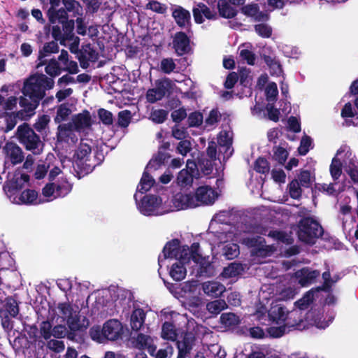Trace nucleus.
<instances>
[{
	"label": "nucleus",
	"mask_w": 358,
	"mask_h": 358,
	"mask_svg": "<svg viewBox=\"0 0 358 358\" xmlns=\"http://www.w3.org/2000/svg\"><path fill=\"white\" fill-rule=\"evenodd\" d=\"M54 85L53 79L43 73L33 76L24 82L22 94L25 96L41 101L45 95V90L53 88Z\"/></svg>",
	"instance_id": "nucleus-2"
},
{
	"label": "nucleus",
	"mask_w": 358,
	"mask_h": 358,
	"mask_svg": "<svg viewBox=\"0 0 358 358\" xmlns=\"http://www.w3.org/2000/svg\"><path fill=\"white\" fill-rule=\"evenodd\" d=\"M217 197L216 192L210 187L204 185L196 188L195 194L178 193L175 196V205L181 209L195 208L202 205L214 203Z\"/></svg>",
	"instance_id": "nucleus-1"
},
{
	"label": "nucleus",
	"mask_w": 358,
	"mask_h": 358,
	"mask_svg": "<svg viewBox=\"0 0 358 358\" xmlns=\"http://www.w3.org/2000/svg\"><path fill=\"white\" fill-rule=\"evenodd\" d=\"M303 312L301 310H293L288 311L285 324L288 328H294L296 329H303L306 327V321L304 320Z\"/></svg>",
	"instance_id": "nucleus-16"
},
{
	"label": "nucleus",
	"mask_w": 358,
	"mask_h": 358,
	"mask_svg": "<svg viewBox=\"0 0 358 358\" xmlns=\"http://www.w3.org/2000/svg\"><path fill=\"white\" fill-rule=\"evenodd\" d=\"M62 3L64 6L63 8L68 12L72 13V16L76 17V15H83V8L80 3L76 0H63Z\"/></svg>",
	"instance_id": "nucleus-33"
},
{
	"label": "nucleus",
	"mask_w": 358,
	"mask_h": 358,
	"mask_svg": "<svg viewBox=\"0 0 358 358\" xmlns=\"http://www.w3.org/2000/svg\"><path fill=\"white\" fill-rule=\"evenodd\" d=\"M216 275L213 264L205 259H202L197 270L196 275L199 277H213Z\"/></svg>",
	"instance_id": "nucleus-30"
},
{
	"label": "nucleus",
	"mask_w": 358,
	"mask_h": 358,
	"mask_svg": "<svg viewBox=\"0 0 358 358\" xmlns=\"http://www.w3.org/2000/svg\"><path fill=\"white\" fill-rule=\"evenodd\" d=\"M215 160H213L211 159H208L206 156L202 153L197 157V162L196 163L197 164V169H199V167L200 168L201 172L206 175L208 176L212 173L213 170V162Z\"/></svg>",
	"instance_id": "nucleus-32"
},
{
	"label": "nucleus",
	"mask_w": 358,
	"mask_h": 358,
	"mask_svg": "<svg viewBox=\"0 0 358 358\" xmlns=\"http://www.w3.org/2000/svg\"><path fill=\"white\" fill-rule=\"evenodd\" d=\"M22 188V184H21L18 179L11 180L5 189L6 194H8L10 199L15 198V196L19 195L21 192L20 190Z\"/></svg>",
	"instance_id": "nucleus-38"
},
{
	"label": "nucleus",
	"mask_w": 358,
	"mask_h": 358,
	"mask_svg": "<svg viewBox=\"0 0 358 358\" xmlns=\"http://www.w3.org/2000/svg\"><path fill=\"white\" fill-rule=\"evenodd\" d=\"M254 29L255 32L262 38H268L272 35V27L266 23L257 24L254 26Z\"/></svg>",
	"instance_id": "nucleus-49"
},
{
	"label": "nucleus",
	"mask_w": 358,
	"mask_h": 358,
	"mask_svg": "<svg viewBox=\"0 0 358 358\" xmlns=\"http://www.w3.org/2000/svg\"><path fill=\"white\" fill-rule=\"evenodd\" d=\"M187 262L180 259L172 264L169 270V275L173 280L181 281L185 278L187 270L185 264Z\"/></svg>",
	"instance_id": "nucleus-24"
},
{
	"label": "nucleus",
	"mask_w": 358,
	"mask_h": 358,
	"mask_svg": "<svg viewBox=\"0 0 358 358\" xmlns=\"http://www.w3.org/2000/svg\"><path fill=\"white\" fill-rule=\"evenodd\" d=\"M92 148L87 143H80L74 155L75 164L79 174L91 173L96 164L91 159Z\"/></svg>",
	"instance_id": "nucleus-5"
},
{
	"label": "nucleus",
	"mask_w": 358,
	"mask_h": 358,
	"mask_svg": "<svg viewBox=\"0 0 358 358\" xmlns=\"http://www.w3.org/2000/svg\"><path fill=\"white\" fill-rule=\"evenodd\" d=\"M259 6L258 3H248L244 5L241 8V12L247 17H253L256 15L259 11Z\"/></svg>",
	"instance_id": "nucleus-59"
},
{
	"label": "nucleus",
	"mask_w": 358,
	"mask_h": 358,
	"mask_svg": "<svg viewBox=\"0 0 358 358\" xmlns=\"http://www.w3.org/2000/svg\"><path fill=\"white\" fill-rule=\"evenodd\" d=\"M59 52V46L57 41H51L44 44L43 49L39 50L38 59H42L50 53Z\"/></svg>",
	"instance_id": "nucleus-44"
},
{
	"label": "nucleus",
	"mask_w": 358,
	"mask_h": 358,
	"mask_svg": "<svg viewBox=\"0 0 358 358\" xmlns=\"http://www.w3.org/2000/svg\"><path fill=\"white\" fill-rule=\"evenodd\" d=\"M225 302L222 300H215L209 302L206 305L207 310L213 314H218L224 309Z\"/></svg>",
	"instance_id": "nucleus-61"
},
{
	"label": "nucleus",
	"mask_w": 358,
	"mask_h": 358,
	"mask_svg": "<svg viewBox=\"0 0 358 358\" xmlns=\"http://www.w3.org/2000/svg\"><path fill=\"white\" fill-rule=\"evenodd\" d=\"M162 198L154 194H147L143 197L139 205V210L144 215L154 214L156 209L162 204Z\"/></svg>",
	"instance_id": "nucleus-11"
},
{
	"label": "nucleus",
	"mask_w": 358,
	"mask_h": 358,
	"mask_svg": "<svg viewBox=\"0 0 358 358\" xmlns=\"http://www.w3.org/2000/svg\"><path fill=\"white\" fill-rule=\"evenodd\" d=\"M172 17L180 28L191 27V15L189 10L181 6H177L172 12Z\"/></svg>",
	"instance_id": "nucleus-17"
},
{
	"label": "nucleus",
	"mask_w": 358,
	"mask_h": 358,
	"mask_svg": "<svg viewBox=\"0 0 358 358\" xmlns=\"http://www.w3.org/2000/svg\"><path fill=\"white\" fill-rule=\"evenodd\" d=\"M3 303V307L0 310V314L8 315L12 317H16L20 311L17 301L12 296H8L5 299Z\"/></svg>",
	"instance_id": "nucleus-25"
},
{
	"label": "nucleus",
	"mask_w": 358,
	"mask_h": 358,
	"mask_svg": "<svg viewBox=\"0 0 358 358\" xmlns=\"http://www.w3.org/2000/svg\"><path fill=\"white\" fill-rule=\"evenodd\" d=\"M173 48L179 56L189 53L191 50L190 39L186 33L178 31L173 38Z\"/></svg>",
	"instance_id": "nucleus-13"
},
{
	"label": "nucleus",
	"mask_w": 358,
	"mask_h": 358,
	"mask_svg": "<svg viewBox=\"0 0 358 358\" xmlns=\"http://www.w3.org/2000/svg\"><path fill=\"white\" fill-rule=\"evenodd\" d=\"M217 6L219 15L223 18L231 19L237 15V10L227 0H219Z\"/></svg>",
	"instance_id": "nucleus-28"
},
{
	"label": "nucleus",
	"mask_w": 358,
	"mask_h": 358,
	"mask_svg": "<svg viewBox=\"0 0 358 358\" xmlns=\"http://www.w3.org/2000/svg\"><path fill=\"white\" fill-rule=\"evenodd\" d=\"M45 71L51 77H55L61 73L62 69L58 62L51 59L45 66Z\"/></svg>",
	"instance_id": "nucleus-60"
},
{
	"label": "nucleus",
	"mask_w": 358,
	"mask_h": 358,
	"mask_svg": "<svg viewBox=\"0 0 358 358\" xmlns=\"http://www.w3.org/2000/svg\"><path fill=\"white\" fill-rule=\"evenodd\" d=\"M171 158V155L162 150H158L157 153L152 157L146 166V169H159L162 165Z\"/></svg>",
	"instance_id": "nucleus-27"
},
{
	"label": "nucleus",
	"mask_w": 358,
	"mask_h": 358,
	"mask_svg": "<svg viewBox=\"0 0 358 358\" xmlns=\"http://www.w3.org/2000/svg\"><path fill=\"white\" fill-rule=\"evenodd\" d=\"M61 2L63 0H50V8L48 10L47 15L52 24L56 23L58 18L66 19V10L63 8L57 9Z\"/></svg>",
	"instance_id": "nucleus-21"
},
{
	"label": "nucleus",
	"mask_w": 358,
	"mask_h": 358,
	"mask_svg": "<svg viewBox=\"0 0 358 358\" xmlns=\"http://www.w3.org/2000/svg\"><path fill=\"white\" fill-rule=\"evenodd\" d=\"M242 243L248 248H255V253L259 255H265V249L263 248V243H265V239L259 236L252 237H245L243 238Z\"/></svg>",
	"instance_id": "nucleus-26"
},
{
	"label": "nucleus",
	"mask_w": 358,
	"mask_h": 358,
	"mask_svg": "<svg viewBox=\"0 0 358 358\" xmlns=\"http://www.w3.org/2000/svg\"><path fill=\"white\" fill-rule=\"evenodd\" d=\"M266 110L267 111L268 118L270 120L275 122L279 121L280 113L278 108H275L274 103H268L266 106Z\"/></svg>",
	"instance_id": "nucleus-64"
},
{
	"label": "nucleus",
	"mask_w": 358,
	"mask_h": 358,
	"mask_svg": "<svg viewBox=\"0 0 358 358\" xmlns=\"http://www.w3.org/2000/svg\"><path fill=\"white\" fill-rule=\"evenodd\" d=\"M189 127H198L203 122V115L199 111L191 113L187 118Z\"/></svg>",
	"instance_id": "nucleus-57"
},
{
	"label": "nucleus",
	"mask_w": 358,
	"mask_h": 358,
	"mask_svg": "<svg viewBox=\"0 0 358 358\" xmlns=\"http://www.w3.org/2000/svg\"><path fill=\"white\" fill-rule=\"evenodd\" d=\"M221 117L222 115L218 108H213L210 111L208 116L206 118V124L213 126L220 121Z\"/></svg>",
	"instance_id": "nucleus-63"
},
{
	"label": "nucleus",
	"mask_w": 358,
	"mask_h": 358,
	"mask_svg": "<svg viewBox=\"0 0 358 358\" xmlns=\"http://www.w3.org/2000/svg\"><path fill=\"white\" fill-rule=\"evenodd\" d=\"M273 155L272 156V159L278 162L279 164L284 165L289 156V152L285 148L278 145L273 147Z\"/></svg>",
	"instance_id": "nucleus-37"
},
{
	"label": "nucleus",
	"mask_w": 358,
	"mask_h": 358,
	"mask_svg": "<svg viewBox=\"0 0 358 358\" xmlns=\"http://www.w3.org/2000/svg\"><path fill=\"white\" fill-rule=\"evenodd\" d=\"M268 236L287 245H291L294 242V239L291 236H289L285 231H282L271 230Z\"/></svg>",
	"instance_id": "nucleus-41"
},
{
	"label": "nucleus",
	"mask_w": 358,
	"mask_h": 358,
	"mask_svg": "<svg viewBox=\"0 0 358 358\" xmlns=\"http://www.w3.org/2000/svg\"><path fill=\"white\" fill-rule=\"evenodd\" d=\"M162 337L166 340H171L173 342L176 341L177 334L175 329V326L169 322H165L162 327Z\"/></svg>",
	"instance_id": "nucleus-36"
},
{
	"label": "nucleus",
	"mask_w": 358,
	"mask_h": 358,
	"mask_svg": "<svg viewBox=\"0 0 358 358\" xmlns=\"http://www.w3.org/2000/svg\"><path fill=\"white\" fill-rule=\"evenodd\" d=\"M297 179L292 180L288 185L287 188L291 198L299 199L301 197L302 189Z\"/></svg>",
	"instance_id": "nucleus-43"
},
{
	"label": "nucleus",
	"mask_w": 358,
	"mask_h": 358,
	"mask_svg": "<svg viewBox=\"0 0 358 358\" xmlns=\"http://www.w3.org/2000/svg\"><path fill=\"white\" fill-rule=\"evenodd\" d=\"M50 121V117L49 115L45 114L38 115L35 123L33 124V129L42 134L43 131H45V129L48 127Z\"/></svg>",
	"instance_id": "nucleus-42"
},
{
	"label": "nucleus",
	"mask_w": 358,
	"mask_h": 358,
	"mask_svg": "<svg viewBox=\"0 0 358 358\" xmlns=\"http://www.w3.org/2000/svg\"><path fill=\"white\" fill-rule=\"evenodd\" d=\"M299 239L306 244L313 245L322 236L324 229L321 224L311 217H304L298 223Z\"/></svg>",
	"instance_id": "nucleus-4"
},
{
	"label": "nucleus",
	"mask_w": 358,
	"mask_h": 358,
	"mask_svg": "<svg viewBox=\"0 0 358 358\" xmlns=\"http://www.w3.org/2000/svg\"><path fill=\"white\" fill-rule=\"evenodd\" d=\"M288 310L281 304L272 306L268 310V315L273 322L277 324H285Z\"/></svg>",
	"instance_id": "nucleus-22"
},
{
	"label": "nucleus",
	"mask_w": 358,
	"mask_h": 358,
	"mask_svg": "<svg viewBox=\"0 0 358 358\" xmlns=\"http://www.w3.org/2000/svg\"><path fill=\"white\" fill-rule=\"evenodd\" d=\"M7 156L13 164H17L24 160L22 150L15 143H7L4 147Z\"/></svg>",
	"instance_id": "nucleus-20"
},
{
	"label": "nucleus",
	"mask_w": 358,
	"mask_h": 358,
	"mask_svg": "<svg viewBox=\"0 0 358 358\" xmlns=\"http://www.w3.org/2000/svg\"><path fill=\"white\" fill-rule=\"evenodd\" d=\"M80 55L85 56V58L90 59V62H96L99 59L98 52L94 49L90 43L82 45L79 55Z\"/></svg>",
	"instance_id": "nucleus-39"
},
{
	"label": "nucleus",
	"mask_w": 358,
	"mask_h": 358,
	"mask_svg": "<svg viewBox=\"0 0 358 358\" xmlns=\"http://www.w3.org/2000/svg\"><path fill=\"white\" fill-rule=\"evenodd\" d=\"M131 120V113L129 110H124L118 113V125L122 128L129 126Z\"/></svg>",
	"instance_id": "nucleus-58"
},
{
	"label": "nucleus",
	"mask_w": 358,
	"mask_h": 358,
	"mask_svg": "<svg viewBox=\"0 0 358 358\" xmlns=\"http://www.w3.org/2000/svg\"><path fill=\"white\" fill-rule=\"evenodd\" d=\"M176 68V64L173 58H163L160 62V71L166 74H170Z\"/></svg>",
	"instance_id": "nucleus-53"
},
{
	"label": "nucleus",
	"mask_w": 358,
	"mask_h": 358,
	"mask_svg": "<svg viewBox=\"0 0 358 358\" xmlns=\"http://www.w3.org/2000/svg\"><path fill=\"white\" fill-rule=\"evenodd\" d=\"M98 117L103 124L106 126L112 125L113 123V113L104 108H99L97 110Z\"/></svg>",
	"instance_id": "nucleus-54"
},
{
	"label": "nucleus",
	"mask_w": 358,
	"mask_h": 358,
	"mask_svg": "<svg viewBox=\"0 0 358 358\" xmlns=\"http://www.w3.org/2000/svg\"><path fill=\"white\" fill-rule=\"evenodd\" d=\"M255 170L259 173L266 174L269 172L270 165L264 157H259L255 162Z\"/></svg>",
	"instance_id": "nucleus-55"
},
{
	"label": "nucleus",
	"mask_w": 358,
	"mask_h": 358,
	"mask_svg": "<svg viewBox=\"0 0 358 358\" xmlns=\"http://www.w3.org/2000/svg\"><path fill=\"white\" fill-rule=\"evenodd\" d=\"M147 169H148L145 168L139 183V186L141 187L139 192L141 193H145L149 191L155 183V180L148 173Z\"/></svg>",
	"instance_id": "nucleus-34"
},
{
	"label": "nucleus",
	"mask_w": 358,
	"mask_h": 358,
	"mask_svg": "<svg viewBox=\"0 0 358 358\" xmlns=\"http://www.w3.org/2000/svg\"><path fill=\"white\" fill-rule=\"evenodd\" d=\"M72 121L74 125V129L77 131L85 128H89L92 125V117L90 112L85 110L83 113L76 115Z\"/></svg>",
	"instance_id": "nucleus-23"
},
{
	"label": "nucleus",
	"mask_w": 358,
	"mask_h": 358,
	"mask_svg": "<svg viewBox=\"0 0 358 358\" xmlns=\"http://www.w3.org/2000/svg\"><path fill=\"white\" fill-rule=\"evenodd\" d=\"M203 292L211 298H217L225 292L226 287L220 282L208 281L202 284Z\"/></svg>",
	"instance_id": "nucleus-19"
},
{
	"label": "nucleus",
	"mask_w": 358,
	"mask_h": 358,
	"mask_svg": "<svg viewBox=\"0 0 358 358\" xmlns=\"http://www.w3.org/2000/svg\"><path fill=\"white\" fill-rule=\"evenodd\" d=\"M18 142L34 155H40L43 150L44 143L29 124L24 122L19 125L15 131Z\"/></svg>",
	"instance_id": "nucleus-3"
},
{
	"label": "nucleus",
	"mask_w": 358,
	"mask_h": 358,
	"mask_svg": "<svg viewBox=\"0 0 358 358\" xmlns=\"http://www.w3.org/2000/svg\"><path fill=\"white\" fill-rule=\"evenodd\" d=\"M320 272L318 270H313L309 267H303L297 270L294 276L298 280L301 287H308L313 283L320 276Z\"/></svg>",
	"instance_id": "nucleus-12"
},
{
	"label": "nucleus",
	"mask_w": 358,
	"mask_h": 358,
	"mask_svg": "<svg viewBox=\"0 0 358 358\" xmlns=\"http://www.w3.org/2000/svg\"><path fill=\"white\" fill-rule=\"evenodd\" d=\"M73 184L67 178L60 177L55 182L47 183L42 189V194L45 197L63 198L71 192Z\"/></svg>",
	"instance_id": "nucleus-7"
},
{
	"label": "nucleus",
	"mask_w": 358,
	"mask_h": 358,
	"mask_svg": "<svg viewBox=\"0 0 358 358\" xmlns=\"http://www.w3.org/2000/svg\"><path fill=\"white\" fill-rule=\"evenodd\" d=\"M106 340L116 341L124 333L122 323L115 319H110L103 324Z\"/></svg>",
	"instance_id": "nucleus-14"
},
{
	"label": "nucleus",
	"mask_w": 358,
	"mask_h": 358,
	"mask_svg": "<svg viewBox=\"0 0 358 358\" xmlns=\"http://www.w3.org/2000/svg\"><path fill=\"white\" fill-rule=\"evenodd\" d=\"M169 112L164 109L152 110L150 113V120L155 124H162L167 119Z\"/></svg>",
	"instance_id": "nucleus-47"
},
{
	"label": "nucleus",
	"mask_w": 358,
	"mask_h": 358,
	"mask_svg": "<svg viewBox=\"0 0 358 358\" xmlns=\"http://www.w3.org/2000/svg\"><path fill=\"white\" fill-rule=\"evenodd\" d=\"M52 325L50 322L48 320L43 321L40 324V335L41 337L43 338L45 340H48L51 338L52 334Z\"/></svg>",
	"instance_id": "nucleus-56"
},
{
	"label": "nucleus",
	"mask_w": 358,
	"mask_h": 358,
	"mask_svg": "<svg viewBox=\"0 0 358 358\" xmlns=\"http://www.w3.org/2000/svg\"><path fill=\"white\" fill-rule=\"evenodd\" d=\"M330 173L334 180H338L342 174V164L339 159L334 157L330 165Z\"/></svg>",
	"instance_id": "nucleus-51"
},
{
	"label": "nucleus",
	"mask_w": 358,
	"mask_h": 358,
	"mask_svg": "<svg viewBox=\"0 0 358 358\" xmlns=\"http://www.w3.org/2000/svg\"><path fill=\"white\" fill-rule=\"evenodd\" d=\"M71 113V109L65 103L59 105L54 120L55 123H60L61 122L66 120Z\"/></svg>",
	"instance_id": "nucleus-50"
},
{
	"label": "nucleus",
	"mask_w": 358,
	"mask_h": 358,
	"mask_svg": "<svg viewBox=\"0 0 358 358\" xmlns=\"http://www.w3.org/2000/svg\"><path fill=\"white\" fill-rule=\"evenodd\" d=\"M322 317V316L320 313V311L316 309H311L309 311H308L305 315L306 323L309 322L310 324L315 325L317 327H322L320 325Z\"/></svg>",
	"instance_id": "nucleus-40"
},
{
	"label": "nucleus",
	"mask_w": 358,
	"mask_h": 358,
	"mask_svg": "<svg viewBox=\"0 0 358 358\" xmlns=\"http://www.w3.org/2000/svg\"><path fill=\"white\" fill-rule=\"evenodd\" d=\"M38 194L34 189H27L21 192L17 196H15L13 202L17 204L36 205L40 203L38 201Z\"/></svg>",
	"instance_id": "nucleus-18"
},
{
	"label": "nucleus",
	"mask_w": 358,
	"mask_h": 358,
	"mask_svg": "<svg viewBox=\"0 0 358 358\" xmlns=\"http://www.w3.org/2000/svg\"><path fill=\"white\" fill-rule=\"evenodd\" d=\"M40 101L29 98L28 96H21L20 98L19 104L22 108V110L17 112V116L20 120H28L34 113V110L38 106Z\"/></svg>",
	"instance_id": "nucleus-10"
},
{
	"label": "nucleus",
	"mask_w": 358,
	"mask_h": 358,
	"mask_svg": "<svg viewBox=\"0 0 358 358\" xmlns=\"http://www.w3.org/2000/svg\"><path fill=\"white\" fill-rule=\"evenodd\" d=\"M180 244V241L177 238H173L166 243L162 250V255L158 257V263L160 266H162L161 263L168 258L183 261L189 259L188 246H183L181 250Z\"/></svg>",
	"instance_id": "nucleus-6"
},
{
	"label": "nucleus",
	"mask_w": 358,
	"mask_h": 358,
	"mask_svg": "<svg viewBox=\"0 0 358 358\" xmlns=\"http://www.w3.org/2000/svg\"><path fill=\"white\" fill-rule=\"evenodd\" d=\"M171 85V80L169 78L164 80H157L155 82V87L149 89L146 93L148 101L154 103L157 101L162 100L166 95L167 87Z\"/></svg>",
	"instance_id": "nucleus-9"
},
{
	"label": "nucleus",
	"mask_w": 358,
	"mask_h": 358,
	"mask_svg": "<svg viewBox=\"0 0 358 358\" xmlns=\"http://www.w3.org/2000/svg\"><path fill=\"white\" fill-rule=\"evenodd\" d=\"M241 320L234 313H223L220 316V322L225 327L234 329L241 324Z\"/></svg>",
	"instance_id": "nucleus-31"
},
{
	"label": "nucleus",
	"mask_w": 358,
	"mask_h": 358,
	"mask_svg": "<svg viewBox=\"0 0 358 358\" xmlns=\"http://www.w3.org/2000/svg\"><path fill=\"white\" fill-rule=\"evenodd\" d=\"M266 101L268 103H275L278 95L277 84L274 82L270 83L265 90Z\"/></svg>",
	"instance_id": "nucleus-45"
},
{
	"label": "nucleus",
	"mask_w": 358,
	"mask_h": 358,
	"mask_svg": "<svg viewBox=\"0 0 358 358\" xmlns=\"http://www.w3.org/2000/svg\"><path fill=\"white\" fill-rule=\"evenodd\" d=\"M241 267L240 264L231 263L228 266L224 268L222 275L226 278L236 277L240 273Z\"/></svg>",
	"instance_id": "nucleus-48"
},
{
	"label": "nucleus",
	"mask_w": 358,
	"mask_h": 358,
	"mask_svg": "<svg viewBox=\"0 0 358 358\" xmlns=\"http://www.w3.org/2000/svg\"><path fill=\"white\" fill-rule=\"evenodd\" d=\"M311 144L312 139L310 136L306 135L303 136L300 141V145L298 148L299 154L302 156L306 155L308 152Z\"/></svg>",
	"instance_id": "nucleus-62"
},
{
	"label": "nucleus",
	"mask_w": 358,
	"mask_h": 358,
	"mask_svg": "<svg viewBox=\"0 0 358 358\" xmlns=\"http://www.w3.org/2000/svg\"><path fill=\"white\" fill-rule=\"evenodd\" d=\"M200 173L197 169V164L193 159H187L186 168L180 171L176 178V182L180 187H191L194 178H199Z\"/></svg>",
	"instance_id": "nucleus-8"
},
{
	"label": "nucleus",
	"mask_w": 358,
	"mask_h": 358,
	"mask_svg": "<svg viewBox=\"0 0 358 358\" xmlns=\"http://www.w3.org/2000/svg\"><path fill=\"white\" fill-rule=\"evenodd\" d=\"M195 342V336L192 332H185L182 335L181 341L176 342L178 350L177 358H185L187 355L190 354L193 345Z\"/></svg>",
	"instance_id": "nucleus-15"
},
{
	"label": "nucleus",
	"mask_w": 358,
	"mask_h": 358,
	"mask_svg": "<svg viewBox=\"0 0 358 358\" xmlns=\"http://www.w3.org/2000/svg\"><path fill=\"white\" fill-rule=\"evenodd\" d=\"M145 8L150 10L159 14H164L166 12L167 6L156 0H150L146 5Z\"/></svg>",
	"instance_id": "nucleus-52"
},
{
	"label": "nucleus",
	"mask_w": 358,
	"mask_h": 358,
	"mask_svg": "<svg viewBox=\"0 0 358 358\" xmlns=\"http://www.w3.org/2000/svg\"><path fill=\"white\" fill-rule=\"evenodd\" d=\"M57 22H59L62 24V29L64 31V34L68 36L69 38H73L74 34L73 31L75 27V21L74 20H69V15L66 13V19H60L58 18L57 20Z\"/></svg>",
	"instance_id": "nucleus-35"
},
{
	"label": "nucleus",
	"mask_w": 358,
	"mask_h": 358,
	"mask_svg": "<svg viewBox=\"0 0 358 358\" xmlns=\"http://www.w3.org/2000/svg\"><path fill=\"white\" fill-rule=\"evenodd\" d=\"M103 330V326L102 327L99 325H94L92 327L89 331L91 338L93 341L102 343L104 340H106Z\"/></svg>",
	"instance_id": "nucleus-46"
},
{
	"label": "nucleus",
	"mask_w": 358,
	"mask_h": 358,
	"mask_svg": "<svg viewBox=\"0 0 358 358\" xmlns=\"http://www.w3.org/2000/svg\"><path fill=\"white\" fill-rule=\"evenodd\" d=\"M145 313L142 308L135 309L131 315V327L132 330L138 331L144 324Z\"/></svg>",
	"instance_id": "nucleus-29"
}]
</instances>
